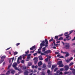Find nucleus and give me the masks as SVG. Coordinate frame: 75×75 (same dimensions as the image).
Returning a JSON list of instances; mask_svg holds the SVG:
<instances>
[{"label":"nucleus","instance_id":"nucleus-1","mask_svg":"<svg viewBox=\"0 0 75 75\" xmlns=\"http://www.w3.org/2000/svg\"><path fill=\"white\" fill-rule=\"evenodd\" d=\"M57 65H58L59 66V67L60 68H62L64 67V65L62 64V61H60L58 62L57 63Z\"/></svg>","mask_w":75,"mask_h":75},{"label":"nucleus","instance_id":"nucleus-2","mask_svg":"<svg viewBox=\"0 0 75 75\" xmlns=\"http://www.w3.org/2000/svg\"><path fill=\"white\" fill-rule=\"evenodd\" d=\"M40 47L39 48L41 50V49H42V47H44V46L45 45V41H43L40 44Z\"/></svg>","mask_w":75,"mask_h":75},{"label":"nucleus","instance_id":"nucleus-3","mask_svg":"<svg viewBox=\"0 0 75 75\" xmlns=\"http://www.w3.org/2000/svg\"><path fill=\"white\" fill-rule=\"evenodd\" d=\"M65 48L66 49H69V48H70V45L69 43H66L65 44Z\"/></svg>","mask_w":75,"mask_h":75},{"label":"nucleus","instance_id":"nucleus-4","mask_svg":"<svg viewBox=\"0 0 75 75\" xmlns=\"http://www.w3.org/2000/svg\"><path fill=\"white\" fill-rule=\"evenodd\" d=\"M69 35V34L66 35H64V37H66V38H67L66 40L67 41H69V40H70V39L71 38V37Z\"/></svg>","mask_w":75,"mask_h":75},{"label":"nucleus","instance_id":"nucleus-5","mask_svg":"<svg viewBox=\"0 0 75 75\" xmlns=\"http://www.w3.org/2000/svg\"><path fill=\"white\" fill-rule=\"evenodd\" d=\"M41 49H40V48L38 49V54H40L41 55H45V54L44 53L41 52Z\"/></svg>","mask_w":75,"mask_h":75},{"label":"nucleus","instance_id":"nucleus-6","mask_svg":"<svg viewBox=\"0 0 75 75\" xmlns=\"http://www.w3.org/2000/svg\"><path fill=\"white\" fill-rule=\"evenodd\" d=\"M64 71H68L69 68V66L67 65H66L64 67Z\"/></svg>","mask_w":75,"mask_h":75},{"label":"nucleus","instance_id":"nucleus-7","mask_svg":"<svg viewBox=\"0 0 75 75\" xmlns=\"http://www.w3.org/2000/svg\"><path fill=\"white\" fill-rule=\"evenodd\" d=\"M33 60H34V63L35 64H37V62L38 61V59L37 57H34L33 59Z\"/></svg>","mask_w":75,"mask_h":75},{"label":"nucleus","instance_id":"nucleus-8","mask_svg":"<svg viewBox=\"0 0 75 75\" xmlns=\"http://www.w3.org/2000/svg\"><path fill=\"white\" fill-rule=\"evenodd\" d=\"M51 51L50 50H47L45 52V54H48L49 53H51Z\"/></svg>","mask_w":75,"mask_h":75},{"label":"nucleus","instance_id":"nucleus-9","mask_svg":"<svg viewBox=\"0 0 75 75\" xmlns=\"http://www.w3.org/2000/svg\"><path fill=\"white\" fill-rule=\"evenodd\" d=\"M70 70L73 71L72 72L74 75H75V69H72V67H70Z\"/></svg>","mask_w":75,"mask_h":75},{"label":"nucleus","instance_id":"nucleus-10","mask_svg":"<svg viewBox=\"0 0 75 75\" xmlns=\"http://www.w3.org/2000/svg\"><path fill=\"white\" fill-rule=\"evenodd\" d=\"M29 73V72L28 70H25V71L24 72V75H28V73Z\"/></svg>","mask_w":75,"mask_h":75},{"label":"nucleus","instance_id":"nucleus-11","mask_svg":"<svg viewBox=\"0 0 75 75\" xmlns=\"http://www.w3.org/2000/svg\"><path fill=\"white\" fill-rule=\"evenodd\" d=\"M31 55V54H30L28 55L27 57V58L26 61H29V59H30V56Z\"/></svg>","mask_w":75,"mask_h":75},{"label":"nucleus","instance_id":"nucleus-12","mask_svg":"<svg viewBox=\"0 0 75 75\" xmlns=\"http://www.w3.org/2000/svg\"><path fill=\"white\" fill-rule=\"evenodd\" d=\"M39 60L42 61L43 60V58H42V56L41 55H40L39 57Z\"/></svg>","mask_w":75,"mask_h":75},{"label":"nucleus","instance_id":"nucleus-13","mask_svg":"<svg viewBox=\"0 0 75 75\" xmlns=\"http://www.w3.org/2000/svg\"><path fill=\"white\" fill-rule=\"evenodd\" d=\"M45 48H46V47L45 46L43 48H42V52H44V53L45 52V50H46V49Z\"/></svg>","mask_w":75,"mask_h":75},{"label":"nucleus","instance_id":"nucleus-14","mask_svg":"<svg viewBox=\"0 0 75 75\" xmlns=\"http://www.w3.org/2000/svg\"><path fill=\"white\" fill-rule=\"evenodd\" d=\"M6 58V56H2V57L1 58V59H2V60H3V61H4V59H5Z\"/></svg>","mask_w":75,"mask_h":75},{"label":"nucleus","instance_id":"nucleus-15","mask_svg":"<svg viewBox=\"0 0 75 75\" xmlns=\"http://www.w3.org/2000/svg\"><path fill=\"white\" fill-rule=\"evenodd\" d=\"M38 66H40V65H42V63L41 61L39 62L38 64Z\"/></svg>","mask_w":75,"mask_h":75},{"label":"nucleus","instance_id":"nucleus-16","mask_svg":"<svg viewBox=\"0 0 75 75\" xmlns=\"http://www.w3.org/2000/svg\"><path fill=\"white\" fill-rule=\"evenodd\" d=\"M57 73L55 74V75H59V73H60V71L58 70L56 72Z\"/></svg>","mask_w":75,"mask_h":75},{"label":"nucleus","instance_id":"nucleus-17","mask_svg":"<svg viewBox=\"0 0 75 75\" xmlns=\"http://www.w3.org/2000/svg\"><path fill=\"white\" fill-rule=\"evenodd\" d=\"M27 70L28 71L29 73H31L33 72V69H28Z\"/></svg>","mask_w":75,"mask_h":75},{"label":"nucleus","instance_id":"nucleus-18","mask_svg":"<svg viewBox=\"0 0 75 75\" xmlns=\"http://www.w3.org/2000/svg\"><path fill=\"white\" fill-rule=\"evenodd\" d=\"M17 65V64L15 62L13 64L12 66L13 67H16Z\"/></svg>","mask_w":75,"mask_h":75},{"label":"nucleus","instance_id":"nucleus-19","mask_svg":"<svg viewBox=\"0 0 75 75\" xmlns=\"http://www.w3.org/2000/svg\"><path fill=\"white\" fill-rule=\"evenodd\" d=\"M55 65H52L51 68V69L53 70L55 68Z\"/></svg>","mask_w":75,"mask_h":75},{"label":"nucleus","instance_id":"nucleus-20","mask_svg":"<svg viewBox=\"0 0 75 75\" xmlns=\"http://www.w3.org/2000/svg\"><path fill=\"white\" fill-rule=\"evenodd\" d=\"M10 71H11V70H9L6 73V75H9L10 72Z\"/></svg>","mask_w":75,"mask_h":75},{"label":"nucleus","instance_id":"nucleus-21","mask_svg":"<svg viewBox=\"0 0 75 75\" xmlns=\"http://www.w3.org/2000/svg\"><path fill=\"white\" fill-rule=\"evenodd\" d=\"M29 53V50H28L26 52H25V56H27V54Z\"/></svg>","mask_w":75,"mask_h":75},{"label":"nucleus","instance_id":"nucleus-22","mask_svg":"<svg viewBox=\"0 0 75 75\" xmlns=\"http://www.w3.org/2000/svg\"><path fill=\"white\" fill-rule=\"evenodd\" d=\"M67 53L65 55V57H68L69 56V53Z\"/></svg>","mask_w":75,"mask_h":75},{"label":"nucleus","instance_id":"nucleus-23","mask_svg":"<svg viewBox=\"0 0 75 75\" xmlns=\"http://www.w3.org/2000/svg\"><path fill=\"white\" fill-rule=\"evenodd\" d=\"M12 65V64H9V65L8 66V69H10V67H11V66Z\"/></svg>","mask_w":75,"mask_h":75},{"label":"nucleus","instance_id":"nucleus-24","mask_svg":"<svg viewBox=\"0 0 75 75\" xmlns=\"http://www.w3.org/2000/svg\"><path fill=\"white\" fill-rule=\"evenodd\" d=\"M58 36H56L54 37V39L55 40H57V39H58Z\"/></svg>","mask_w":75,"mask_h":75},{"label":"nucleus","instance_id":"nucleus-25","mask_svg":"<svg viewBox=\"0 0 75 75\" xmlns=\"http://www.w3.org/2000/svg\"><path fill=\"white\" fill-rule=\"evenodd\" d=\"M28 66H31L32 65V63L31 62H29L28 63Z\"/></svg>","mask_w":75,"mask_h":75},{"label":"nucleus","instance_id":"nucleus-26","mask_svg":"<svg viewBox=\"0 0 75 75\" xmlns=\"http://www.w3.org/2000/svg\"><path fill=\"white\" fill-rule=\"evenodd\" d=\"M48 42H46V43H45V44L46 45H45V47H47L48 46Z\"/></svg>","mask_w":75,"mask_h":75},{"label":"nucleus","instance_id":"nucleus-27","mask_svg":"<svg viewBox=\"0 0 75 75\" xmlns=\"http://www.w3.org/2000/svg\"><path fill=\"white\" fill-rule=\"evenodd\" d=\"M54 40L53 39V38H52V37L51 38V39H50V40H49V42H52V41H53Z\"/></svg>","mask_w":75,"mask_h":75},{"label":"nucleus","instance_id":"nucleus-28","mask_svg":"<svg viewBox=\"0 0 75 75\" xmlns=\"http://www.w3.org/2000/svg\"><path fill=\"white\" fill-rule=\"evenodd\" d=\"M61 53H63V54H67V53H68V52H63V51H62V50L61 51Z\"/></svg>","mask_w":75,"mask_h":75},{"label":"nucleus","instance_id":"nucleus-29","mask_svg":"<svg viewBox=\"0 0 75 75\" xmlns=\"http://www.w3.org/2000/svg\"><path fill=\"white\" fill-rule=\"evenodd\" d=\"M15 72V71H14L13 70L11 71V74H14Z\"/></svg>","mask_w":75,"mask_h":75},{"label":"nucleus","instance_id":"nucleus-30","mask_svg":"<svg viewBox=\"0 0 75 75\" xmlns=\"http://www.w3.org/2000/svg\"><path fill=\"white\" fill-rule=\"evenodd\" d=\"M48 65H50L51 64V61L49 60L48 62Z\"/></svg>","mask_w":75,"mask_h":75},{"label":"nucleus","instance_id":"nucleus-31","mask_svg":"<svg viewBox=\"0 0 75 75\" xmlns=\"http://www.w3.org/2000/svg\"><path fill=\"white\" fill-rule=\"evenodd\" d=\"M58 69V68H56L54 70V72H55L57 71Z\"/></svg>","mask_w":75,"mask_h":75},{"label":"nucleus","instance_id":"nucleus-32","mask_svg":"<svg viewBox=\"0 0 75 75\" xmlns=\"http://www.w3.org/2000/svg\"><path fill=\"white\" fill-rule=\"evenodd\" d=\"M21 58H22V57H21V56L19 57H18V59L21 60Z\"/></svg>","mask_w":75,"mask_h":75},{"label":"nucleus","instance_id":"nucleus-33","mask_svg":"<svg viewBox=\"0 0 75 75\" xmlns=\"http://www.w3.org/2000/svg\"><path fill=\"white\" fill-rule=\"evenodd\" d=\"M13 53L14 54V55H17V54H18V52H14Z\"/></svg>","mask_w":75,"mask_h":75},{"label":"nucleus","instance_id":"nucleus-34","mask_svg":"<svg viewBox=\"0 0 75 75\" xmlns=\"http://www.w3.org/2000/svg\"><path fill=\"white\" fill-rule=\"evenodd\" d=\"M63 40V38L62 37H60L59 39V40Z\"/></svg>","mask_w":75,"mask_h":75},{"label":"nucleus","instance_id":"nucleus-35","mask_svg":"<svg viewBox=\"0 0 75 75\" xmlns=\"http://www.w3.org/2000/svg\"><path fill=\"white\" fill-rule=\"evenodd\" d=\"M69 74V72L68 71H65L64 72V74L66 75V74Z\"/></svg>","mask_w":75,"mask_h":75},{"label":"nucleus","instance_id":"nucleus-36","mask_svg":"<svg viewBox=\"0 0 75 75\" xmlns=\"http://www.w3.org/2000/svg\"><path fill=\"white\" fill-rule=\"evenodd\" d=\"M74 31V30H71L70 31V32L69 33V35H70V34H72V33Z\"/></svg>","mask_w":75,"mask_h":75},{"label":"nucleus","instance_id":"nucleus-37","mask_svg":"<svg viewBox=\"0 0 75 75\" xmlns=\"http://www.w3.org/2000/svg\"><path fill=\"white\" fill-rule=\"evenodd\" d=\"M64 68H62L60 69V71H64Z\"/></svg>","mask_w":75,"mask_h":75},{"label":"nucleus","instance_id":"nucleus-38","mask_svg":"<svg viewBox=\"0 0 75 75\" xmlns=\"http://www.w3.org/2000/svg\"><path fill=\"white\" fill-rule=\"evenodd\" d=\"M66 62H67V63H68V62H69L70 61V60H69H69L67 59V60H66Z\"/></svg>","mask_w":75,"mask_h":75},{"label":"nucleus","instance_id":"nucleus-39","mask_svg":"<svg viewBox=\"0 0 75 75\" xmlns=\"http://www.w3.org/2000/svg\"><path fill=\"white\" fill-rule=\"evenodd\" d=\"M25 54H24L23 55V59H25V57L26 56H25Z\"/></svg>","mask_w":75,"mask_h":75},{"label":"nucleus","instance_id":"nucleus-40","mask_svg":"<svg viewBox=\"0 0 75 75\" xmlns=\"http://www.w3.org/2000/svg\"><path fill=\"white\" fill-rule=\"evenodd\" d=\"M42 75H45V73L44 72H42Z\"/></svg>","mask_w":75,"mask_h":75},{"label":"nucleus","instance_id":"nucleus-41","mask_svg":"<svg viewBox=\"0 0 75 75\" xmlns=\"http://www.w3.org/2000/svg\"><path fill=\"white\" fill-rule=\"evenodd\" d=\"M3 61H4V60H3L1 59V60L0 61V64H1V63H2V62H3Z\"/></svg>","mask_w":75,"mask_h":75},{"label":"nucleus","instance_id":"nucleus-42","mask_svg":"<svg viewBox=\"0 0 75 75\" xmlns=\"http://www.w3.org/2000/svg\"><path fill=\"white\" fill-rule=\"evenodd\" d=\"M42 67L43 68H46V66H45V64H43Z\"/></svg>","mask_w":75,"mask_h":75},{"label":"nucleus","instance_id":"nucleus-43","mask_svg":"<svg viewBox=\"0 0 75 75\" xmlns=\"http://www.w3.org/2000/svg\"><path fill=\"white\" fill-rule=\"evenodd\" d=\"M34 51H30V54H33V53H34Z\"/></svg>","mask_w":75,"mask_h":75},{"label":"nucleus","instance_id":"nucleus-44","mask_svg":"<svg viewBox=\"0 0 75 75\" xmlns=\"http://www.w3.org/2000/svg\"><path fill=\"white\" fill-rule=\"evenodd\" d=\"M34 56H35L36 55H37V53H35L33 54Z\"/></svg>","mask_w":75,"mask_h":75},{"label":"nucleus","instance_id":"nucleus-45","mask_svg":"<svg viewBox=\"0 0 75 75\" xmlns=\"http://www.w3.org/2000/svg\"><path fill=\"white\" fill-rule=\"evenodd\" d=\"M23 69H27V67H23Z\"/></svg>","mask_w":75,"mask_h":75},{"label":"nucleus","instance_id":"nucleus-46","mask_svg":"<svg viewBox=\"0 0 75 75\" xmlns=\"http://www.w3.org/2000/svg\"><path fill=\"white\" fill-rule=\"evenodd\" d=\"M73 64L74 63H73V62H71L69 64V66H71V65H73Z\"/></svg>","mask_w":75,"mask_h":75},{"label":"nucleus","instance_id":"nucleus-47","mask_svg":"<svg viewBox=\"0 0 75 75\" xmlns=\"http://www.w3.org/2000/svg\"><path fill=\"white\" fill-rule=\"evenodd\" d=\"M21 63H22V64H24V60H22L21 61Z\"/></svg>","mask_w":75,"mask_h":75},{"label":"nucleus","instance_id":"nucleus-48","mask_svg":"<svg viewBox=\"0 0 75 75\" xmlns=\"http://www.w3.org/2000/svg\"><path fill=\"white\" fill-rule=\"evenodd\" d=\"M73 59V57H71L69 59V60L70 61H71V60H72Z\"/></svg>","mask_w":75,"mask_h":75},{"label":"nucleus","instance_id":"nucleus-49","mask_svg":"<svg viewBox=\"0 0 75 75\" xmlns=\"http://www.w3.org/2000/svg\"><path fill=\"white\" fill-rule=\"evenodd\" d=\"M45 61H48V58L47 57L46 59H45Z\"/></svg>","mask_w":75,"mask_h":75},{"label":"nucleus","instance_id":"nucleus-50","mask_svg":"<svg viewBox=\"0 0 75 75\" xmlns=\"http://www.w3.org/2000/svg\"><path fill=\"white\" fill-rule=\"evenodd\" d=\"M59 58H64V56H62L59 57Z\"/></svg>","mask_w":75,"mask_h":75},{"label":"nucleus","instance_id":"nucleus-51","mask_svg":"<svg viewBox=\"0 0 75 75\" xmlns=\"http://www.w3.org/2000/svg\"><path fill=\"white\" fill-rule=\"evenodd\" d=\"M10 59H12V62H13V60H14V57H13L12 58Z\"/></svg>","mask_w":75,"mask_h":75},{"label":"nucleus","instance_id":"nucleus-52","mask_svg":"<svg viewBox=\"0 0 75 75\" xmlns=\"http://www.w3.org/2000/svg\"><path fill=\"white\" fill-rule=\"evenodd\" d=\"M62 72L61 71L60 72V73L59 74V75H62Z\"/></svg>","mask_w":75,"mask_h":75},{"label":"nucleus","instance_id":"nucleus-53","mask_svg":"<svg viewBox=\"0 0 75 75\" xmlns=\"http://www.w3.org/2000/svg\"><path fill=\"white\" fill-rule=\"evenodd\" d=\"M63 35V34H61V35H59L58 36L59 37H62Z\"/></svg>","mask_w":75,"mask_h":75},{"label":"nucleus","instance_id":"nucleus-54","mask_svg":"<svg viewBox=\"0 0 75 75\" xmlns=\"http://www.w3.org/2000/svg\"><path fill=\"white\" fill-rule=\"evenodd\" d=\"M17 62L18 64H20V62H19V60L18 59L17 61Z\"/></svg>","mask_w":75,"mask_h":75},{"label":"nucleus","instance_id":"nucleus-55","mask_svg":"<svg viewBox=\"0 0 75 75\" xmlns=\"http://www.w3.org/2000/svg\"><path fill=\"white\" fill-rule=\"evenodd\" d=\"M51 58V56H49L48 57V59H50Z\"/></svg>","mask_w":75,"mask_h":75},{"label":"nucleus","instance_id":"nucleus-56","mask_svg":"<svg viewBox=\"0 0 75 75\" xmlns=\"http://www.w3.org/2000/svg\"><path fill=\"white\" fill-rule=\"evenodd\" d=\"M16 46H18V45H20V43H18L16 44Z\"/></svg>","mask_w":75,"mask_h":75},{"label":"nucleus","instance_id":"nucleus-57","mask_svg":"<svg viewBox=\"0 0 75 75\" xmlns=\"http://www.w3.org/2000/svg\"><path fill=\"white\" fill-rule=\"evenodd\" d=\"M32 47L33 48V49H35V45H34Z\"/></svg>","mask_w":75,"mask_h":75},{"label":"nucleus","instance_id":"nucleus-58","mask_svg":"<svg viewBox=\"0 0 75 75\" xmlns=\"http://www.w3.org/2000/svg\"><path fill=\"white\" fill-rule=\"evenodd\" d=\"M51 65H52L51 64H50V65H49L48 66V67L49 68H51Z\"/></svg>","mask_w":75,"mask_h":75},{"label":"nucleus","instance_id":"nucleus-59","mask_svg":"<svg viewBox=\"0 0 75 75\" xmlns=\"http://www.w3.org/2000/svg\"><path fill=\"white\" fill-rule=\"evenodd\" d=\"M30 50H34V49L33 48V47H31L30 48Z\"/></svg>","mask_w":75,"mask_h":75},{"label":"nucleus","instance_id":"nucleus-60","mask_svg":"<svg viewBox=\"0 0 75 75\" xmlns=\"http://www.w3.org/2000/svg\"><path fill=\"white\" fill-rule=\"evenodd\" d=\"M15 69H17V67H16V66H15V67H13Z\"/></svg>","mask_w":75,"mask_h":75},{"label":"nucleus","instance_id":"nucleus-61","mask_svg":"<svg viewBox=\"0 0 75 75\" xmlns=\"http://www.w3.org/2000/svg\"><path fill=\"white\" fill-rule=\"evenodd\" d=\"M32 68H35V66L34 65H32Z\"/></svg>","mask_w":75,"mask_h":75},{"label":"nucleus","instance_id":"nucleus-62","mask_svg":"<svg viewBox=\"0 0 75 75\" xmlns=\"http://www.w3.org/2000/svg\"><path fill=\"white\" fill-rule=\"evenodd\" d=\"M33 72L34 73H35V72H37V70H34Z\"/></svg>","mask_w":75,"mask_h":75},{"label":"nucleus","instance_id":"nucleus-63","mask_svg":"<svg viewBox=\"0 0 75 75\" xmlns=\"http://www.w3.org/2000/svg\"><path fill=\"white\" fill-rule=\"evenodd\" d=\"M55 54H59V52H55Z\"/></svg>","mask_w":75,"mask_h":75},{"label":"nucleus","instance_id":"nucleus-64","mask_svg":"<svg viewBox=\"0 0 75 75\" xmlns=\"http://www.w3.org/2000/svg\"><path fill=\"white\" fill-rule=\"evenodd\" d=\"M75 40V37H74V38L72 40V41H74V40Z\"/></svg>","mask_w":75,"mask_h":75}]
</instances>
